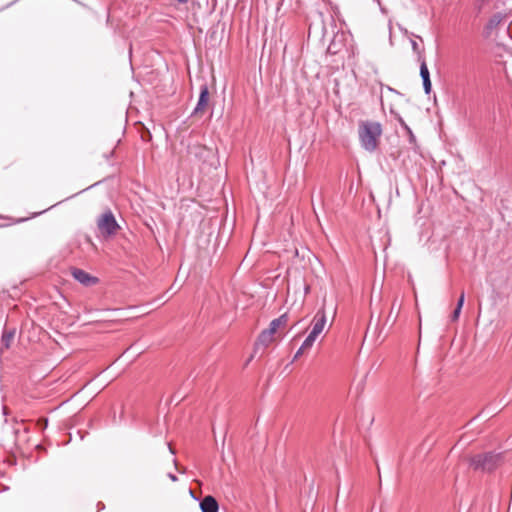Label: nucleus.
Instances as JSON below:
<instances>
[{
	"mask_svg": "<svg viewBox=\"0 0 512 512\" xmlns=\"http://www.w3.org/2000/svg\"><path fill=\"white\" fill-rule=\"evenodd\" d=\"M382 125L377 121L362 120L358 124V137L361 147L367 152H374L382 135Z\"/></svg>",
	"mask_w": 512,
	"mask_h": 512,
	"instance_id": "obj_1",
	"label": "nucleus"
},
{
	"mask_svg": "<svg viewBox=\"0 0 512 512\" xmlns=\"http://www.w3.org/2000/svg\"><path fill=\"white\" fill-rule=\"evenodd\" d=\"M501 462V454L494 452L477 454L469 460V464L474 470L482 472H492L501 464Z\"/></svg>",
	"mask_w": 512,
	"mask_h": 512,
	"instance_id": "obj_2",
	"label": "nucleus"
},
{
	"mask_svg": "<svg viewBox=\"0 0 512 512\" xmlns=\"http://www.w3.org/2000/svg\"><path fill=\"white\" fill-rule=\"evenodd\" d=\"M97 228L104 238H110L117 233V231L120 229V226L117 223L111 210H107L98 218Z\"/></svg>",
	"mask_w": 512,
	"mask_h": 512,
	"instance_id": "obj_3",
	"label": "nucleus"
},
{
	"mask_svg": "<svg viewBox=\"0 0 512 512\" xmlns=\"http://www.w3.org/2000/svg\"><path fill=\"white\" fill-rule=\"evenodd\" d=\"M288 322V315L286 313L280 315L278 318L273 319L269 327L263 330L259 337L258 343L267 347L274 341V335L280 327H284Z\"/></svg>",
	"mask_w": 512,
	"mask_h": 512,
	"instance_id": "obj_4",
	"label": "nucleus"
},
{
	"mask_svg": "<svg viewBox=\"0 0 512 512\" xmlns=\"http://www.w3.org/2000/svg\"><path fill=\"white\" fill-rule=\"evenodd\" d=\"M326 322H327L326 312H325V309L322 307L316 312V314L313 317L312 329H311L310 333H312L313 336L318 337L323 332V330L326 326Z\"/></svg>",
	"mask_w": 512,
	"mask_h": 512,
	"instance_id": "obj_5",
	"label": "nucleus"
},
{
	"mask_svg": "<svg viewBox=\"0 0 512 512\" xmlns=\"http://www.w3.org/2000/svg\"><path fill=\"white\" fill-rule=\"evenodd\" d=\"M208 102H209V89H208V86L206 83L202 84L200 86V94H199V99H198V102L192 112V115H198V114H202L207 106H208Z\"/></svg>",
	"mask_w": 512,
	"mask_h": 512,
	"instance_id": "obj_6",
	"label": "nucleus"
},
{
	"mask_svg": "<svg viewBox=\"0 0 512 512\" xmlns=\"http://www.w3.org/2000/svg\"><path fill=\"white\" fill-rule=\"evenodd\" d=\"M72 275L79 283L83 284L84 286H93L98 283V278L90 275L86 271L79 269V268H73L72 269Z\"/></svg>",
	"mask_w": 512,
	"mask_h": 512,
	"instance_id": "obj_7",
	"label": "nucleus"
},
{
	"mask_svg": "<svg viewBox=\"0 0 512 512\" xmlns=\"http://www.w3.org/2000/svg\"><path fill=\"white\" fill-rule=\"evenodd\" d=\"M420 76L422 78L425 94L429 95L432 90V84H431V80H430V73H429L425 59H422V61L420 63Z\"/></svg>",
	"mask_w": 512,
	"mask_h": 512,
	"instance_id": "obj_8",
	"label": "nucleus"
},
{
	"mask_svg": "<svg viewBox=\"0 0 512 512\" xmlns=\"http://www.w3.org/2000/svg\"><path fill=\"white\" fill-rule=\"evenodd\" d=\"M200 509L202 512H218L219 505L213 496L207 495L200 502Z\"/></svg>",
	"mask_w": 512,
	"mask_h": 512,
	"instance_id": "obj_9",
	"label": "nucleus"
},
{
	"mask_svg": "<svg viewBox=\"0 0 512 512\" xmlns=\"http://www.w3.org/2000/svg\"><path fill=\"white\" fill-rule=\"evenodd\" d=\"M342 38H343V35L334 36V38L332 39V41L330 42V44L327 48L328 54L336 55L341 51Z\"/></svg>",
	"mask_w": 512,
	"mask_h": 512,
	"instance_id": "obj_10",
	"label": "nucleus"
},
{
	"mask_svg": "<svg viewBox=\"0 0 512 512\" xmlns=\"http://www.w3.org/2000/svg\"><path fill=\"white\" fill-rule=\"evenodd\" d=\"M503 20V16L499 13L497 14H494L488 21L487 23V28L488 29H494L496 28L500 23L501 21Z\"/></svg>",
	"mask_w": 512,
	"mask_h": 512,
	"instance_id": "obj_11",
	"label": "nucleus"
},
{
	"mask_svg": "<svg viewBox=\"0 0 512 512\" xmlns=\"http://www.w3.org/2000/svg\"><path fill=\"white\" fill-rule=\"evenodd\" d=\"M14 338V331L4 332L1 338L2 345L5 348H9Z\"/></svg>",
	"mask_w": 512,
	"mask_h": 512,
	"instance_id": "obj_12",
	"label": "nucleus"
},
{
	"mask_svg": "<svg viewBox=\"0 0 512 512\" xmlns=\"http://www.w3.org/2000/svg\"><path fill=\"white\" fill-rule=\"evenodd\" d=\"M316 339H317V336H313L312 333H309L308 336L306 337V339L302 343V348H306L307 350H309L314 345V342L316 341Z\"/></svg>",
	"mask_w": 512,
	"mask_h": 512,
	"instance_id": "obj_13",
	"label": "nucleus"
},
{
	"mask_svg": "<svg viewBox=\"0 0 512 512\" xmlns=\"http://www.w3.org/2000/svg\"><path fill=\"white\" fill-rule=\"evenodd\" d=\"M205 151H206V148L203 146H200V145H194V146H190L188 148L189 154H194L195 156H199Z\"/></svg>",
	"mask_w": 512,
	"mask_h": 512,
	"instance_id": "obj_14",
	"label": "nucleus"
},
{
	"mask_svg": "<svg viewBox=\"0 0 512 512\" xmlns=\"http://www.w3.org/2000/svg\"><path fill=\"white\" fill-rule=\"evenodd\" d=\"M407 132V135H408V141L410 143V145L416 149L417 148V141H416V137L414 135V133L412 132L411 128H409V130H406Z\"/></svg>",
	"mask_w": 512,
	"mask_h": 512,
	"instance_id": "obj_15",
	"label": "nucleus"
},
{
	"mask_svg": "<svg viewBox=\"0 0 512 512\" xmlns=\"http://www.w3.org/2000/svg\"><path fill=\"white\" fill-rule=\"evenodd\" d=\"M410 43H411V47H412L413 52L418 54V60L421 62L422 59H424V57H423L421 51L419 50L418 43L415 40H411Z\"/></svg>",
	"mask_w": 512,
	"mask_h": 512,
	"instance_id": "obj_16",
	"label": "nucleus"
},
{
	"mask_svg": "<svg viewBox=\"0 0 512 512\" xmlns=\"http://www.w3.org/2000/svg\"><path fill=\"white\" fill-rule=\"evenodd\" d=\"M464 301H465V294L464 292H462L459 296V299L457 301V305H456V308H460L462 309L463 305H464Z\"/></svg>",
	"mask_w": 512,
	"mask_h": 512,
	"instance_id": "obj_17",
	"label": "nucleus"
},
{
	"mask_svg": "<svg viewBox=\"0 0 512 512\" xmlns=\"http://www.w3.org/2000/svg\"><path fill=\"white\" fill-rule=\"evenodd\" d=\"M461 310L460 308H455L452 315H451V320L452 321H457L459 319V316H460V313H461Z\"/></svg>",
	"mask_w": 512,
	"mask_h": 512,
	"instance_id": "obj_18",
	"label": "nucleus"
},
{
	"mask_svg": "<svg viewBox=\"0 0 512 512\" xmlns=\"http://www.w3.org/2000/svg\"><path fill=\"white\" fill-rule=\"evenodd\" d=\"M305 351H307V349L306 348H302V345H301L300 348L296 351L293 360H296L297 358H299L301 355H303V353Z\"/></svg>",
	"mask_w": 512,
	"mask_h": 512,
	"instance_id": "obj_19",
	"label": "nucleus"
},
{
	"mask_svg": "<svg viewBox=\"0 0 512 512\" xmlns=\"http://www.w3.org/2000/svg\"><path fill=\"white\" fill-rule=\"evenodd\" d=\"M399 123L400 125L402 126V128L406 131V130H409V126L406 124V122L400 117L399 118Z\"/></svg>",
	"mask_w": 512,
	"mask_h": 512,
	"instance_id": "obj_20",
	"label": "nucleus"
},
{
	"mask_svg": "<svg viewBox=\"0 0 512 512\" xmlns=\"http://www.w3.org/2000/svg\"><path fill=\"white\" fill-rule=\"evenodd\" d=\"M168 477L171 481L176 482L178 480L177 476L173 473H169Z\"/></svg>",
	"mask_w": 512,
	"mask_h": 512,
	"instance_id": "obj_21",
	"label": "nucleus"
},
{
	"mask_svg": "<svg viewBox=\"0 0 512 512\" xmlns=\"http://www.w3.org/2000/svg\"><path fill=\"white\" fill-rule=\"evenodd\" d=\"M381 87H382V89H383V88H385V89H387V90H388V91H390V92L398 93L395 89H393V88H392V87H390V86H384V85H382Z\"/></svg>",
	"mask_w": 512,
	"mask_h": 512,
	"instance_id": "obj_22",
	"label": "nucleus"
},
{
	"mask_svg": "<svg viewBox=\"0 0 512 512\" xmlns=\"http://www.w3.org/2000/svg\"><path fill=\"white\" fill-rule=\"evenodd\" d=\"M168 448H169V451L172 453V454H175V451L173 450L172 446L170 444H168Z\"/></svg>",
	"mask_w": 512,
	"mask_h": 512,
	"instance_id": "obj_23",
	"label": "nucleus"
},
{
	"mask_svg": "<svg viewBox=\"0 0 512 512\" xmlns=\"http://www.w3.org/2000/svg\"><path fill=\"white\" fill-rule=\"evenodd\" d=\"M400 30H401L404 34H406V35L409 33L407 29L400 28Z\"/></svg>",
	"mask_w": 512,
	"mask_h": 512,
	"instance_id": "obj_24",
	"label": "nucleus"
},
{
	"mask_svg": "<svg viewBox=\"0 0 512 512\" xmlns=\"http://www.w3.org/2000/svg\"><path fill=\"white\" fill-rule=\"evenodd\" d=\"M179 3H186L188 0H177Z\"/></svg>",
	"mask_w": 512,
	"mask_h": 512,
	"instance_id": "obj_25",
	"label": "nucleus"
},
{
	"mask_svg": "<svg viewBox=\"0 0 512 512\" xmlns=\"http://www.w3.org/2000/svg\"><path fill=\"white\" fill-rule=\"evenodd\" d=\"M412 35L414 36V34H412ZM415 37H416V35H415ZM417 38H418V39H420V40L422 41L421 36H417Z\"/></svg>",
	"mask_w": 512,
	"mask_h": 512,
	"instance_id": "obj_26",
	"label": "nucleus"
}]
</instances>
